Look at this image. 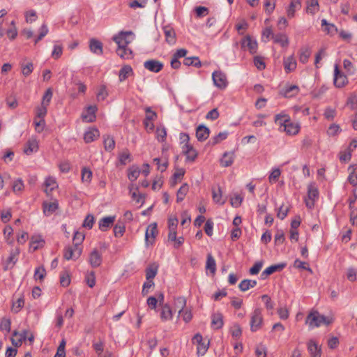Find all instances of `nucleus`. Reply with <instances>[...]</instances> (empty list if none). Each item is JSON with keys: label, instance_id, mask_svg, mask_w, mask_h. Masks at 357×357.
Here are the masks:
<instances>
[{"label": "nucleus", "instance_id": "2", "mask_svg": "<svg viewBox=\"0 0 357 357\" xmlns=\"http://www.w3.org/2000/svg\"><path fill=\"white\" fill-rule=\"evenodd\" d=\"M305 323L310 328L319 327L322 324H329V322L326 321V318L324 315H321L317 311L312 312L307 316Z\"/></svg>", "mask_w": 357, "mask_h": 357}, {"label": "nucleus", "instance_id": "28", "mask_svg": "<svg viewBox=\"0 0 357 357\" xmlns=\"http://www.w3.org/2000/svg\"><path fill=\"white\" fill-rule=\"evenodd\" d=\"M38 149V144L36 139H29L26 143L24 152L27 155H30L32 153L37 151Z\"/></svg>", "mask_w": 357, "mask_h": 357}, {"label": "nucleus", "instance_id": "1", "mask_svg": "<svg viewBox=\"0 0 357 357\" xmlns=\"http://www.w3.org/2000/svg\"><path fill=\"white\" fill-rule=\"evenodd\" d=\"M275 122L280 126V129L283 128V131L289 135H295L299 132L300 125L292 122L287 114H277L275 116Z\"/></svg>", "mask_w": 357, "mask_h": 357}, {"label": "nucleus", "instance_id": "43", "mask_svg": "<svg viewBox=\"0 0 357 357\" xmlns=\"http://www.w3.org/2000/svg\"><path fill=\"white\" fill-rule=\"evenodd\" d=\"M20 66L22 68V73L24 76L27 77L33 72V64L32 62L29 61L26 63H22Z\"/></svg>", "mask_w": 357, "mask_h": 357}, {"label": "nucleus", "instance_id": "31", "mask_svg": "<svg viewBox=\"0 0 357 357\" xmlns=\"http://www.w3.org/2000/svg\"><path fill=\"white\" fill-rule=\"evenodd\" d=\"M273 40L275 43L280 44L282 47H286L289 45L288 37L284 33H278L273 36Z\"/></svg>", "mask_w": 357, "mask_h": 357}, {"label": "nucleus", "instance_id": "63", "mask_svg": "<svg viewBox=\"0 0 357 357\" xmlns=\"http://www.w3.org/2000/svg\"><path fill=\"white\" fill-rule=\"evenodd\" d=\"M158 273L157 267H149L146 270V280H153Z\"/></svg>", "mask_w": 357, "mask_h": 357}, {"label": "nucleus", "instance_id": "18", "mask_svg": "<svg viewBox=\"0 0 357 357\" xmlns=\"http://www.w3.org/2000/svg\"><path fill=\"white\" fill-rule=\"evenodd\" d=\"M114 221L115 216L104 217L98 222L99 229L102 231H105L112 227Z\"/></svg>", "mask_w": 357, "mask_h": 357}, {"label": "nucleus", "instance_id": "61", "mask_svg": "<svg viewBox=\"0 0 357 357\" xmlns=\"http://www.w3.org/2000/svg\"><path fill=\"white\" fill-rule=\"evenodd\" d=\"M46 275V271L44 267H38L35 270L34 278L36 280H42Z\"/></svg>", "mask_w": 357, "mask_h": 357}, {"label": "nucleus", "instance_id": "58", "mask_svg": "<svg viewBox=\"0 0 357 357\" xmlns=\"http://www.w3.org/2000/svg\"><path fill=\"white\" fill-rule=\"evenodd\" d=\"M24 305V300L22 297L17 298V300L13 303L12 310L15 313H17L23 307Z\"/></svg>", "mask_w": 357, "mask_h": 357}, {"label": "nucleus", "instance_id": "23", "mask_svg": "<svg viewBox=\"0 0 357 357\" xmlns=\"http://www.w3.org/2000/svg\"><path fill=\"white\" fill-rule=\"evenodd\" d=\"M307 350L310 354V357H321V351L317 344L313 340H310L307 344Z\"/></svg>", "mask_w": 357, "mask_h": 357}, {"label": "nucleus", "instance_id": "30", "mask_svg": "<svg viewBox=\"0 0 357 357\" xmlns=\"http://www.w3.org/2000/svg\"><path fill=\"white\" fill-rule=\"evenodd\" d=\"M90 50L92 52L96 54H102V44L101 42L96 39H91L89 44Z\"/></svg>", "mask_w": 357, "mask_h": 357}, {"label": "nucleus", "instance_id": "19", "mask_svg": "<svg viewBox=\"0 0 357 357\" xmlns=\"http://www.w3.org/2000/svg\"><path fill=\"white\" fill-rule=\"evenodd\" d=\"M165 40L169 45H174L176 43V33L174 29L169 26L163 27Z\"/></svg>", "mask_w": 357, "mask_h": 357}, {"label": "nucleus", "instance_id": "56", "mask_svg": "<svg viewBox=\"0 0 357 357\" xmlns=\"http://www.w3.org/2000/svg\"><path fill=\"white\" fill-rule=\"evenodd\" d=\"M84 239V235L82 232L75 231L73 236V245L77 246H80L82 243L83 242Z\"/></svg>", "mask_w": 357, "mask_h": 357}, {"label": "nucleus", "instance_id": "32", "mask_svg": "<svg viewBox=\"0 0 357 357\" xmlns=\"http://www.w3.org/2000/svg\"><path fill=\"white\" fill-rule=\"evenodd\" d=\"M186 305V300L183 296L177 297L174 299V310H178V314H181V312L184 310Z\"/></svg>", "mask_w": 357, "mask_h": 357}, {"label": "nucleus", "instance_id": "4", "mask_svg": "<svg viewBox=\"0 0 357 357\" xmlns=\"http://www.w3.org/2000/svg\"><path fill=\"white\" fill-rule=\"evenodd\" d=\"M134 36L131 31H121L118 34L113 36V40L117 44L118 47H126L131 43L132 40L128 36Z\"/></svg>", "mask_w": 357, "mask_h": 357}, {"label": "nucleus", "instance_id": "51", "mask_svg": "<svg viewBox=\"0 0 357 357\" xmlns=\"http://www.w3.org/2000/svg\"><path fill=\"white\" fill-rule=\"evenodd\" d=\"M147 0H130L128 5L132 8H144L146 5Z\"/></svg>", "mask_w": 357, "mask_h": 357}, {"label": "nucleus", "instance_id": "34", "mask_svg": "<svg viewBox=\"0 0 357 357\" xmlns=\"http://www.w3.org/2000/svg\"><path fill=\"white\" fill-rule=\"evenodd\" d=\"M299 89L296 85L287 86L286 88L282 89L281 93L284 97H291L296 95L298 93Z\"/></svg>", "mask_w": 357, "mask_h": 357}, {"label": "nucleus", "instance_id": "5", "mask_svg": "<svg viewBox=\"0 0 357 357\" xmlns=\"http://www.w3.org/2000/svg\"><path fill=\"white\" fill-rule=\"evenodd\" d=\"M212 79L214 85L220 89H225L228 85V81L225 73L215 70L212 73Z\"/></svg>", "mask_w": 357, "mask_h": 357}, {"label": "nucleus", "instance_id": "44", "mask_svg": "<svg viewBox=\"0 0 357 357\" xmlns=\"http://www.w3.org/2000/svg\"><path fill=\"white\" fill-rule=\"evenodd\" d=\"M353 149H347L344 151H342L339 153V158L342 162H349L351 158V154Z\"/></svg>", "mask_w": 357, "mask_h": 357}, {"label": "nucleus", "instance_id": "27", "mask_svg": "<svg viewBox=\"0 0 357 357\" xmlns=\"http://www.w3.org/2000/svg\"><path fill=\"white\" fill-rule=\"evenodd\" d=\"M234 160V153L233 152H225L222 158L220 160V163L222 167H229L231 166Z\"/></svg>", "mask_w": 357, "mask_h": 357}, {"label": "nucleus", "instance_id": "14", "mask_svg": "<svg viewBox=\"0 0 357 357\" xmlns=\"http://www.w3.org/2000/svg\"><path fill=\"white\" fill-rule=\"evenodd\" d=\"M301 6V0H291L289 5L286 8L287 17L289 19L294 17L296 11L300 10Z\"/></svg>", "mask_w": 357, "mask_h": 357}, {"label": "nucleus", "instance_id": "62", "mask_svg": "<svg viewBox=\"0 0 357 357\" xmlns=\"http://www.w3.org/2000/svg\"><path fill=\"white\" fill-rule=\"evenodd\" d=\"M86 281L88 284V286L91 288L93 287L96 284V276L95 273L93 271H91L86 275Z\"/></svg>", "mask_w": 357, "mask_h": 357}, {"label": "nucleus", "instance_id": "42", "mask_svg": "<svg viewBox=\"0 0 357 357\" xmlns=\"http://www.w3.org/2000/svg\"><path fill=\"white\" fill-rule=\"evenodd\" d=\"M104 147L107 151H112L115 147V141L111 136L104 137Z\"/></svg>", "mask_w": 357, "mask_h": 357}, {"label": "nucleus", "instance_id": "24", "mask_svg": "<svg viewBox=\"0 0 357 357\" xmlns=\"http://www.w3.org/2000/svg\"><path fill=\"white\" fill-rule=\"evenodd\" d=\"M100 135L99 130L97 128H92L85 132L84 139L86 143H91L96 140Z\"/></svg>", "mask_w": 357, "mask_h": 357}, {"label": "nucleus", "instance_id": "6", "mask_svg": "<svg viewBox=\"0 0 357 357\" xmlns=\"http://www.w3.org/2000/svg\"><path fill=\"white\" fill-rule=\"evenodd\" d=\"M20 250L19 248H13L10 252V255L3 263V269L4 271L12 269L17 261H18V256L20 255Z\"/></svg>", "mask_w": 357, "mask_h": 357}, {"label": "nucleus", "instance_id": "46", "mask_svg": "<svg viewBox=\"0 0 357 357\" xmlns=\"http://www.w3.org/2000/svg\"><path fill=\"white\" fill-rule=\"evenodd\" d=\"M146 116L144 120L146 121H155L157 119V113L151 109L150 107L145 108Z\"/></svg>", "mask_w": 357, "mask_h": 357}, {"label": "nucleus", "instance_id": "10", "mask_svg": "<svg viewBox=\"0 0 357 357\" xmlns=\"http://www.w3.org/2000/svg\"><path fill=\"white\" fill-rule=\"evenodd\" d=\"M102 261V252L97 248L93 249L89 256V262L93 268L99 267Z\"/></svg>", "mask_w": 357, "mask_h": 357}, {"label": "nucleus", "instance_id": "54", "mask_svg": "<svg viewBox=\"0 0 357 357\" xmlns=\"http://www.w3.org/2000/svg\"><path fill=\"white\" fill-rule=\"evenodd\" d=\"M265 11L268 15H271L275 7V0H264Z\"/></svg>", "mask_w": 357, "mask_h": 357}, {"label": "nucleus", "instance_id": "15", "mask_svg": "<svg viewBox=\"0 0 357 357\" xmlns=\"http://www.w3.org/2000/svg\"><path fill=\"white\" fill-rule=\"evenodd\" d=\"M97 111V107L95 105H90L87 107L86 113H83L82 118L84 121L91 123L96 120V112Z\"/></svg>", "mask_w": 357, "mask_h": 357}, {"label": "nucleus", "instance_id": "22", "mask_svg": "<svg viewBox=\"0 0 357 357\" xmlns=\"http://www.w3.org/2000/svg\"><path fill=\"white\" fill-rule=\"evenodd\" d=\"M59 204L56 201L53 202H43V208L45 215L49 216L56 211Z\"/></svg>", "mask_w": 357, "mask_h": 357}, {"label": "nucleus", "instance_id": "13", "mask_svg": "<svg viewBox=\"0 0 357 357\" xmlns=\"http://www.w3.org/2000/svg\"><path fill=\"white\" fill-rule=\"evenodd\" d=\"M242 48H248L250 54H253L257 52V43L255 40H252L250 36H246L241 40Z\"/></svg>", "mask_w": 357, "mask_h": 357}, {"label": "nucleus", "instance_id": "16", "mask_svg": "<svg viewBox=\"0 0 357 357\" xmlns=\"http://www.w3.org/2000/svg\"><path fill=\"white\" fill-rule=\"evenodd\" d=\"M182 152L186 155V159L188 161L193 162L197 156L196 150L191 144H183L182 146Z\"/></svg>", "mask_w": 357, "mask_h": 357}, {"label": "nucleus", "instance_id": "49", "mask_svg": "<svg viewBox=\"0 0 357 357\" xmlns=\"http://www.w3.org/2000/svg\"><path fill=\"white\" fill-rule=\"evenodd\" d=\"M47 112V107L41 105L36 109V119H45Z\"/></svg>", "mask_w": 357, "mask_h": 357}, {"label": "nucleus", "instance_id": "11", "mask_svg": "<svg viewBox=\"0 0 357 357\" xmlns=\"http://www.w3.org/2000/svg\"><path fill=\"white\" fill-rule=\"evenodd\" d=\"M192 343L197 344V354L204 355L208 348L209 342H205L203 341L202 336L199 333H197L192 338Z\"/></svg>", "mask_w": 357, "mask_h": 357}, {"label": "nucleus", "instance_id": "12", "mask_svg": "<svg viewBox=\"0 0 357 357\" xmlns=\"http://www.w3.org/2000/svg\"><path fill=\"white\" fill-rule=\"evenodd\" d=\"M144 67L145 69L149 70L150 72L156 73L162 70L164 65L161 61L158 60L149 59L144 63Z\"/></svg>", "mask_w": 357, "mask_h": 357}, {"label": "nucleus", "instance_id": "9", "mask_svg": "<svg viewBox=\"0 0 357 357\" xmlns=\"http://www.w3.org/2000/svg\"><path fill=\"white\" fill-rule=\"evenodd\" d=\"M158 233L157 223H151L147 227L145 234V241L147 246L154 243Z\"/></svg>", "mask_w": 357, "mask_h": 357}, {"label": "nucleus", "instance_id": "59", "mask_svg": "<svg viewBox=\"0 0 357 357\" xmlns=\"http://www.w3.org/2000/svg\"><path fill=\"white\" fill-rule=\"evenodd\" d=\"M213 199L215 203L223 204L225 201L222 199V192L220 188H218L217 190H213Z\"/></svg>", "mask_w": 357, "mask_h": 357}, {"label": "nucleus", "instance_id": "40", "mask_svg": "<svg viewBox=\"0 0 357 357\" xmlns=\"http://www.w3.org/2000/svg\"><path fill=\"white\" fill-rule=\"evenodd\" d=\"M206 268L209 270L213 274H214L216 271L215 260L211 254H208L207 255Z\"/></svg>", "mask_w": 357, "mask_h": 357}, {"label": "nucleus", "instance_id": "20", "mask_svg": "<svg viewBox=\"0 0 357 357\" xmlns=\"http://www.w3.org/2000/svg\"><path fill=\"white\" fill-rule=\"evenodd\" d=\"M160 317L162 321H166L172 319V310L171 309L169 304L166 303L165 305H162Z\"/></svg>", "mask_w": 357, "mask_h": 357}, {"label": "nucleus", "instance_id": "17", "mask_svg": "<svg viewBox=\"0 0 357 357\" xmlns=\"http://www.w3.org/2000/svg\"><path fill=\"white\" fill-rule=\"evenodd\" d=\"M209 128L205 126L200 125L196 129V137L198 141H205L209 136Z\"/></svg>", "mask_w": 357, "mask_h": 357}, {"label": "nucleus", "instance_id": "57", "mask_svg": "<svg viewBox=\"0 0 357 357\" xmlns=\"http://www.w3.org/2000/svg\"><path fill=\"white\" fill-rule=\"evenodd\" d=\"M52 98V91L48 89L43 96L41 105L48 107Z\"/></svg>", "mask_w": 357, "mask_h": 357}, {"label": "nucleus", "instance_id": "64", "mask_svg": "<svg viewBox=\"0 0 357 357\" xmlns=\"http://www.w3.org/2000/svg\"><path fill=\"white\" fill-rule=\"evenodd\" d=\"M44 243V241L40 238H34L33 237L31 238L30 243V248H33V250H36L40 246H42Z\"/></svg>", "mask_w": 357, "mask_h": 357}, {"label": "nucleus", "instance_id": "25", "mask_svg": "<svg viewBox=\"0 0 357 357\" xmlns=\"http://www.w3.org/2000/svg\"><path fill=\"white\" fill-rule=\"evenodd\" d=\"M284 67L287 73L294 71L296 68V61L293 56L284 59Z\"/></svg>", "mask_w": 357, "mask_h": 357}, {"label": "nucleus", "instance_id": "37", "mask_svg": "<svg viewBox=\"0 0 357 357\" xmlns=\"http://www.w3.org/2000/svg\"><path fill=\"white\" fill-rule=\"evenodd\" d=\"M307 197L310 200H314L318 199L319 191L314 184L310 183L307 186Z\"/></svg>", "mask_w": 357, "mask_h": 357}, {"label": "nucleus", "instance_id": "3", "mask_svg": "<svg viewBox=\"0 0 357 357\" xmlns=\"http://www.w3.org/2000/svg\"><path fill=\"white\" fill-rule=\"evenodd\" d=\"M263 316L260 308H256L250 314V330L252 332L258 331L262 326Z\"/></svg>", "mask_w": 357, "mask_h": 357}, {"label": "nucleus", "instance_id": "21", "mask_svg": "<svg viewBox=\"0 0 357 357\" xmlns=\"http://www.w3.org/2000/svg\"><path fill=\"white\" fill-rule=\"evenodd\" d=\"M134 75L133 70L132 67L130 65H124L122 66L121 70L119 73V81L123 82L125 81L128 77L132 76Z\"/></svg>", "mask_w": 357, "mask_h": 357}, {"label": "nucleus", "instance_id": "26", "mask_svg": "<svg viewBox=\"0 0 357 357\" xmlns=\"http://www.w3.org/2000/svg\"><path fill=\"white\" fill-rule=\"evenodd\" d=\"M223 316L218 312L212 315L211 326L215 329H220L223 326Z\"/></svg>", "mask_w": 357, "mask_h": 357}, {"label": "nucleus", "instance_id": "52", "mask_svg": "<svg viewBox=\"0 0 357 357\" xmlns=\"http://www.w3.org/2000/svg\"><path fill=\"white\" fill-rule=\"evenodd\" d=\"M286 266V264L281 263L278 264L272 265L266 268V273L268 272L270 275L277 271H281Z\"/></svg>", "mask_w": 357, "mask_h": 357}, {"label": "nucleus", "instance_id": "48", "mask_svg": "<svg viewBox=\"0 0 357 357\" xmlns=\"http://www.w3.org/2000/svg\"><path fill=\"white\" fill-rule=\"evenodd\" d=\"M33 123L35 125V130L37 132L40 133L43 131L45 126V119L34 118Z\"/></svg>", "mask_w": 357, "mask_h": 357}, {"label": "nucleus", "instance_id": "55", "mask_svg": "<svg viewBox=\"0 0 357 357\" xmlns=\"http://www.w3.org/2000/svg\"><path fill=\"white\" fill-rule=\"evenodd\" d=\"M126 230V227L123 223H118L114 227V234L116 237H121Z\"/></svg>", "mask_w": 357, "mask_h": 357}, {"label": "nucleus", "instance_id": "60", "mask_svg": "<svg viewBox=\"0 0 357 357\" xmlns=\"http://www.w3.org/2000/svg\"><path fill=\"white\" fill-rule=\"evenodd\" d=\"M93 223H94V217H93V215H91V214H89L85 218V219H84V220L83 222L82 226L84 227H85V228L91 229L93 227Z\"/></svg>", "mask_w": 357, "mask_h": 357}, {"label": "nucleus", "instance_id": "35", "mask_svg": "<svg viewBox=\"0 0 357 357\" xmlns=\"http://www.w3.org/2000/svg\"><path fill=\"white\" fill-rule=\"evenodd\" d=\"M45 192L49 195L53 190L58 187L56 180L53 177H48L45 181Z\"/></svg>", "mask_w": 357, "mask_h": 357}, {"label": "nucleus", "instance_id": "7", "mask_svg": "<svg viewBox=\"0 0 357 357\" xmlns=\"http://www.w3.org/2000/svg\"><path fill=\"white\" fill-rule=\"evenodd\" d=\"M82 252V248L80 246H66L63 250V257L66 260H76L80 257Z\"/></svg>", "mask_w": 357, "mask_h": 357}, {"label": "nucleus", "instance_id": "29", "mask_svg": "<svg viewBox=\"0 0 357 357\" xmlns=\"http://www.w3.org/2000/svg\"><path fill=\"white\" fill-rule=\"evenodd\" d=\"M306 12L311 15H314L319 10L318 0H307Z\"/></svg>", "mask_w": 357, "mask_h": 357}, {"label": "nucleus", "instance_id": "41", "mask_svg": "<svg viewBox=\"0 0 357 357\" xmlns=\"http://www.w3.org/2000/svg\"><path fill=\"white\" fill-rule=\"evenodd\" d=\"M188 190H189V188H188V184H186V183L183 184L180 187V188L178 189L177 194H176V202H181L184 199L187 192H188Z\"/></svg>", "mask_w": 357, "mask_h": 357}, {"label": "nucleus", "instance_id": "47", "mask_svg": "<svg viewBox=\"0 0 357 357\" xmlns=\"http://www.w3.org/2000/svg\"><path fill=\"white\" fill-rule=\"evenodd\" d=\"M11 321L8 318H2L0 321V331L9 333L10 331Z\"/></svg>", "mask_w": 357, "mask_h": 357}, {"label": "nucleus", "instance_id": "50", "mask_svg": "<svg viewBox=\"0 0 357 357\" xmlns=\"http://www.w3.org/2000/svg\"><path fill=\"white\" fill-rule=\"evenodd\" d=\"M24 188V183L21 178L15 180L12 185V188L14 192H20Z\"/></svg>", "mask_w": 357, "mask_h": 357}, {"label": "nucleus", "instance_id": "53", "mask_svg": "<svg viewBox=\"0 0 357 357\" xmlns=\"http://www.w3.org/2000/svg\"><path fill=\"white\" fill-rule=\"evenodd\" d=\"M92 178V172L86 168L84 167L82 169V180L84 183H89Z\"/></svg>", "mask_w": 357, "mask_h": 357}, {"label": "nucleus", "instance_id": "8", "mask_svg": "<svg viewBox=\"0 0 357 357\" xmlns=\"http://www.w3.org/2000/svg\"><path fill=\"white\" fill-rule=\"evenodd\" d=\"M333 83L334 85L337 88L344 87L348 83V79L347 76L340 71L337 64H335L334 67Z\"/></svg>", "mask_w": 357, "mask_h": 357}, {"label": "nucleus", "instance_id": "39", "mask_svg": "<svg viewBox=\"0 0 357 357\" xmlns=\"http://www.w3.org/2000/svg\"><path fill=\"white\" fill-rule=\"evenodd\" d=\"M257 285V281L252 280L245 279L242 280L238 284V287L242 291H245L251 287H254Z\"/></svg>", "mask_w": 357, "mask_h": 357}, {"label": "nucleus", "instance_id": "33", "mask_svg": "<svg viewBox=\"0 0 357 357\" xmlns=\"http://www.w3.org/2000/svg\"><path fill=\"white\" fill-rule=\"evenodd\" d=\"M116 52L118 56H119L121 59H129L132 58V51L128 47H118Z\"/></svg>", "mask_w": 357, "mask_h": 357}, {"label": "nucleus", "instance_id": "36", "mask_svg": "<svg viewBox=\"0 0 357 357\" xmlns=\"http://www.w3.org/2000/svg\"><path fill=\"white\" fill-rule=\"evenodd\" d=\"M311 55V50L308 47H302L299 51V61L303 63L308 61L309 57Z\"/></svg>", "mask_w": 357, "mask_h": 357}, {"label": "nucleus", "instance_id": "38", "mask_svg": "<svg viewBox=\"0 0 357 357\" xmlns=\"http://www.w3.org/2000/svg\"><path fill=\"white\" fill-rule=\"evenodd\" d=\"M183 64L187 66H195L196 68H200L202 63L197 56L185 57L183 60Z\"/></svg>", "mask_w": 357, "mask_h": 357}, {"label": "nucleus", "instance_id": "45", "mask_svg": "<svg viewBox=\"0 0 357 357\" xmlns=\"http://www.w3.org/2000/svg\"><path fill=\"white\" fill-rule=\"evenodd\" d=\"M28 331L26 330H24L22 333H18L17 331H14L13 333V336L19 335L20 339L18 340L17 342H15V340L12 339V342L15 347H19L22 344V341L26 340V335H27Z\"/></svg>", "mask_w": 357, "mask_h": 357}]
</instances>
